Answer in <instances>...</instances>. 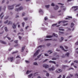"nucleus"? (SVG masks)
I'll return each mask as SVG.
<instances>
[{
    "label": "nucleus",
    "instance_id": "6e6d98bb",
    "mask_svg": "<svg viewBox=\"0 0 78 78\" xmlns=\"http://www.w3.org/2000/svg\"><path fill=\"white\" fill-rule=\"evenodd\" d=\"M61 77H62V76H61V75H60L58 77V78H61Z\"/></svg>",
    "mask_w": 78,
    "mask_h": 78
},
{
    "label": "nucleus",
    "instance_id": "f03ea898",
    "mask_svg": "<svg viewBox=\"0 0 78 78\" xmlns=\"http://www.w3.org/2000/svg\"><path fill=\"white\" fill-rule=\"evenodd\" d=\"M55 70V67L53 66L51 68H49L48 69V70L49 71H52L53 72V71H54V70Z\"/></svg>",
    "mask_w": 78,
    "mask_h": 78
},
{
    "label": "nucleus",
    "instance_id": "f8f14e48",
    "mask_svg": "<svg viewBox=\"0 0 78 78\" xmlns=\"http://www.w3.org/2000/svg\"><path fill=\"white\" fill-rule=\"evenodd\" d=\"M25 46H24L22 47V49L21 51V52H23V50L25 49Z\"/></svg>",
    "mask_w": 78,
    "mask_h": 78
},
{
    "label": "nucleus",
    "instance_id": "7c9ffc66",
    "mask_svg": "<svg viewBox=\"0 0 78 78\" xmlns=\"http://www.w3.org/2000/svg\"><path fill=\"white\" fill-rule=\"evenodd\" d=\"M42 55V53L40 54L39 55L37 56V58H39L41 56V55Z\"/></svg>",
    "mask_w": 78,
    "mask_h": 78
},
{
    "label": "nucleus",
    "instance_id": "0eeeda50",
    "mask_svg": "<svg viewBox=\"0 0 78 78\" xmlns=\"http://www.w3.org/2000/svg\"><path fill=\"white\" fill-rule=\"evenodd\" d=\"M40 51V50H38L34 54V56H35L36 55H37L39 54V52Z\"/></svg>",
    "mask_w": 78,
    "mask_h": 78
},
{
    "label": "nucleus",
    "instance_id": "423d86ee",
    "mask_svg": "<svg viewBox=\"0 0 78 78\" xmlns=\"http://www.w3.org/2000/svg\"><path fill=\"white\" fill-rule=\"evenodd\" d=\"M62 70L60 69H58V70H55V72L56 73H59V72H62Z\"/></svg>",
    "mask_w": 78,
    "mask_h": 78
},
{
    "label": "nucleus",
    "instance_id": "4468645a",
    "mask_svg": "<svg viewBox=\"0 0 78 78\" xmlns=\"http://www.w3.org/2000/svg\"><path fill=\"white\" fill-rule=\"evenodd\" d=\"M0 43H2V44H6V43L3 41H2V40H0Z\"/></svg>",
    "mask_w": 78,
    "mask_h": 78
},
{
    "label": "nucleus",
    "instance_id": "f257e3e1",
    "mask_svg": "<svg viewBox=\"0 0 78 78\" xmlns=\"http://www.w3.org/2000/svg\"><path fill=\"white\" fill-rule=\"evenodd\" d=\"M20 4H19L16 5L15 7L16 8L15 9V11H21L23 10V8L22 6H21L18 8H16L17 7H19V6H20Z\"/></svg>",
    "mask_w": 78,
    "mask_h": 78
},
{
    "label": "nucleus",
    "instance_id": "4c0bfd02",
    "mask_svg": "<svg viewBox=\"0 0 78 78\" xmlns=\"http://www.w3.org/2000/svg\"><path fill=\"white\" fill-rule=\"evenodd\" d=\"M46 76L48 77V76H49V73H47L46 74Z\"/></svg>",
    "mask_w": 78,
    "mask_h": 78
},
{
    "label": "nucleus",
    "instance_id": "c85d7f7f",
    "mask_svg": "<svg viewBox=\"0 0 78 78\" xmlns=\"http://www.w3.org/2000/svg\"><path fill=\"white\" fill-rule=\"evenodd\" d=\"M73 26H74V24H73V23H71V28H72V27H73Z\"/></svg>",
    "mask_w": 78,
    "mask_h": 78
},
{
    "label": "nucleus",
    "instance_id": "2f4dec72",
    "mask_svg": "<svg viewBox=\"0 0 78 78\" xmlns=\"http://www.w3.org/2000/svg\"><path fill=\"white\" fill-rule=\"evenodd\" d=\"M51 39H45L44 41H51Z\"/></svg>",
    "mask_w": 78,
    "mask_h": 78
},
{
    "label": "nucleus",
    "instance_id": "a211bd4d",
    "mask_svg": "<svg viewBox=\"0 0 78 78\" xmlns=\"http://www.w3.org/2000/svg\"><path fill=\"white\" fill-rule=\"evenodd\" d=\"M47 53H49V54H51L53 53V51H51V50H49L47 51Z\"/></svg>",
    "mask_w": 78,
    "mask_h": 78
},
{
    "label": "nucleus",
    "instance_id": "49530a36",
    "mask_svg": "<svg viewBox=\"0 0 78 78\" xmlns=\"http://www.w3.org/2000/svg\"><path fill=\"white\" fill-rule=\"evenodd\" d=\"M14 42L15 43H16V44H17V42H18V40H15L14 41Z\"/></svg>",
    "mask_w": 78,
    "mask_h": 78
},
{
    "label": "nucleus",
    "instance_id": "412c9836",
    "mask_svg": "<svg viewBox=\"0 0 78 78\" xmlns=\"http://www.w3.org/2000/svg\"><path fill=\"white\" fill-rule=\"evenodd\" d=\"M52 35L54 36L55 37H58V35L54 33H53Z\"/></svg>",
    "mask_w": 78,
    "mask_h": 78
},
{
    "label": "nucleus",
    "instance_id": "393cba45",
    "mask_svg": "<svg viewBox=\"0 0 78 78\" xmlns=\"http://www.w3.org/2000/svg\"><path fill=\"white\" fill-rule=\"evenodd\" d=\"M62 9L64 11H65L66 10V7H64V6H62L61 7Z\"/></svg>",
    "mask_w": 78,
    "mask_h": 78
},
{
    "label": "nucleus",
    "instance_id": "4be33fe9",
    "mask_svg": "<svg viewBox=\"0 0 78 78\" xmlns=\"http://www.w3.org/2000/svg\"><path fill=\"white\" fill-rule=\"evenodd\" d=\"M58 5H56L55 6V7L54 8V9L55 10H57V9H58Z\"/></svg>",
    "mask_w": 78,
    "mask_h": 78
},
{
    "label": "nucleus",
    "instance_id": "cd10ccee",
    "mask_svg": "<svg viewBox=\"0 0 78 78\" xmlns=\"http://www.w3.org/2000/svg\"><path fill=\"white\" fill-rule=\"evenodd\" d=\"M34 65H35V66H38V64H37V63L36 62H34Z\"/></svg>",
    "mask_w": 78,
    "mask_h": 78
},
{
    "label": "nucleus",
    "instance_id": "f704fd0d",
    "mask_svg": "<svg viewBox=\"0 0 78 78\" xmlns=\"http://www.w3.org/2000/svg\"><path fill=\"white\" fill-rule=\"evenodd\" d=\"M75 76H76V77H77V78H78V73H76L75 74Z\"/></svg>",
    "mask_w": 78,
    "mask_h": 78
},
{
    "label": "nucleus",
    "instance_id": "a19ab883",
    "mask_svg": "<svg viewBox=\"0 0 78 78\" xmlns=\"http://www.w3.org/2000/svg\"><path fill=\"white\" fill-rule=\"evenodd\" d=\"M57 25V23L56 24H52V27H55V26H56V25Z\"/></svg>",
    "mask_w": 78,
    "mask_h": 78
},
{
    "label": "nucleus",
    "instance_id": "c9c22d12",
    "mask_svg": "<svg viewBox=\"0 0 78 78\" xmlns=\"http://www.w3.org/2000/svg\"><path fill=\"white\" fill-rule=\"evenodd\" d=\"M59 30L60 31H64V29H62L61 28H59Z\"/></svg>",
    "mask_w": 78,
    "mask_h": 78
},
{
    "label": "nucleus",
    "instance_id": "2eb2a0df",
    "mask_svg": "<svg viewBox=\"0 0 78 78\" xmlns=\"http://www.w3.org/2000/svg\"><path fill=\"white\" fill-rule=\"evenodd\" d=\"M8 60H10L11 62H12V61H13V57H10V58H9L8 59Z\"/></svg>",
    "mask_w": 78,
    "mask_h": 78
},
{
    "label": "nucleus",
    "instance_id": "79ce46f5",
    "mask_svg": "<svg viewBox=\"0 0 78 78\" xmlns=\"http://www.w3.org/2000/svg\"><path fill=\"white\" fill-rule=\"evenodd\" d=\"M8 22V20H7L6 21L4 22V23L5 24L7 23Z\"/></svg>",
    "mask_w": 78,
    "mask_h": 78
},
{
    "label": "nucleus",
    "instance_id": "20e7f679",
    "mask_svg": "<svg viewBox=\"0 0 78 78\" xmlns=\"http://www.w3.org/2000/svg\"><path fill=\"white\" fill-rule=\"evenodd\" d=\"M14 6H15V5H13L11 6H9L8 8L9 9H14Z\"/></svg>",
    "mask_w": 78,
    "mask_h": 78
},
{
    "label": "nucleus",
    "instance_id": "6e6552de",
    "mask_svg": "<svg viewBox=\"0 0 78 78\" xmlns=\"http://www.w3.org/2000/svg\"><path fill=\"white\" fill-rule=\"evenodd\" d=\"M36 73H35L34 74H31L29 75H28V76L29 77V78H30V77L32 76H35V75H36Z\"/></svg>",
    "mask_w": 78,
    "mask_h": 78
},
{
    "label": "nucleus",
    "instance_id": "e2e57ef3",
    "mask_svg": "<svg viewBox=\"0 0 78 78\" xmlns=\"http://www.w3.org/2000/svg\"><path fill=\"white\" fill-rule=\"evenodd\" d=\"M28 27H29V26H27V27H26L25 28L26 30H27V29H28Z\"/></svg>",
    "mask_w": 78,
    "mask_h": 78
},
{
    "label": "nucleus",
    "instance_id": "c03bdc74",
    "mask_svg": "<svg viewBox=\"0 0 78 78\" xmlns=\"http://www.w3.org/2000/svg\"><path fill=\"white\" fill-rule=\"evenodd\" d=\"M71 69H72V70H73V68H69L68 69V70H71Z\"/></svg>",
    "mask_w": 78,
    "mask_h": 78
},
{
    "label": "nucleus",
    "instance_id": "603ef678",
    "mask_svg": "<svg viewBox=\"0 0 78 78\" xmlns=\"http://www.w3.org/2000/svg\"><path fill=\"white\" fill-rule=\"evenodd\" d=\"M47 19H48L47 17H45L44 18V20H47Z\"/></svg>",
    "mask_w": 78,
    "mask_h": 78
},
{
    "label": "nucleus",
    "instance_id": "052dcab7",
    "mask_svg": "<svg viewBox=\"0 0 78 78\" xmlns=\"http://www.w3.org/2000/svg\"><path fill=\"white\" fill-rule=\"evenodd\" d=\"M4 33V31H2V32L0 33V34H2Z\"/></svg>",
    "mask_w": 78,
    "mask_h": 78
},
{
    "label": "nucleus",
    "instance_id": "39448f33",
    "mask_svg": "<svg viewBox=\"0 0 78 78\" xmlns=\"http://www.w3.org/2000/svg\"><path fill=\"white\" fill-rule=\"evenodd\" d=\"M72 9H73L74 11L75 12L78 9V7L76 6H73L72 7Z\"/></svg>",
    "mask_w": 78,
    "mask_h": 78
},
{
    "label": "nucleus",
    "instance_id": "09e8293b",
    "mask_svg": "<svg viewBox=\"0 0 78 78\" xmlns=\"http://www.w3.org/2000/svg\"><path fill=\"white\" fill-rule=\"evenodd\" d=\"M71 30V29L70 28H68V30H67V31H70Z\"/></svg>",
    "mask_w": 78,
    "mask_h": 78
},
{
    "label": "nucleus",
    "instance_id": "ea45409f",
    "mask_svg": "<svg viewBox=\"0 0 78 78\" xmlns=\"http://www.w3.org/2000/svg\"><path fill=\"white\" fill-rule=\"evenodd\" d=\"M56 58H52V60H56Z\"/></svg>",
    "mask_w": 78,
    "mask_h": 78
},
{
    "label": "nucleus",
    "instance_id": "bb28decb",
    "mask_svg": "<svg viewBox=\"0 0 78 78\" xmlns=\"http://www.w3.org/2000/svg\"><path fill=\"white\" fill-rule=\"evenodd\" d=\"M62 67L63 68H65V67H68V66L67 65H62Z\"/></svg>",
    "mask_w": 78,
    "mask_h": 78
},
{
    "label": "nucleus",
    "instance_id": "5701e85b",
    "mask_svg": "<svg viewBox=\"0 0 78 78\" xmlns=\"http://www.w3.org/2000/svg\"><path fill=\"white\" fill-rule=\"evenodd\" d=\"M53 36H46L47 38H51V37H52Z\"/></svg>",
    "mask_w": 78,
    "mask_h": 78
},
{
    "label": "nucleus",
    "instance_id": "ddd939ff",
    "mask_svg": "<svg viewBox=\"0 0 78 78\" xmlns=\"http://www.w3.org/2000/svg\"><path fill=\"white\" fill-rule=\"evenodd\" d=\"M68 21H59L58 23V24H60L61 22H62L63 23H66V22H67Z\"/></svg>",
    "mask_w": 78,
    "mask_h": 78
},
{
    "label": "nucleus",
    "instance_id": "a878e982",
    "mask_svg": "<svg viewBox=\"0 0 78 78\" xmlns=\"http://www.w3.org/2000/svg\"><path fill=\"white\" fill-rule=\"evenodd\" d=\"M5 31H6V32H8V29L7 28V27H5Z\"/></svg>",
    "mask_w": 78,
    "mask_h": 78
},
{
    "label": "nucleus",
    "instance_id": "aec40b11",
    "mask_svg": "<svg viewBox=\"0 0 78 78\" xmlns=\"http://www.w3.org/2000/svg\"><path fill=\"white\" fill-rule=\"evenodd\" d=\"M50 5H45V7L46 8H50Z\"/></svg>",
    "mask_w": 78,
    "mask_h": 78
},
{
    "label": "nucleus",
    "instance_id": "338daca9",
    "mask_svg": "<svg viewBox=\"0 0 78 78\" xmlns=\"http://www.w3.org/2000/svg\"><path fill=\"white\" fill-rule=\"evenodd\" d=\"M19 61H17V62H16V64H19Z\"/></svg>",
    "mask_w": 78,
    "mask_h": 78
},
{
    "label": "nucleus",
    "instance_id": "9b49d317",
    "mask_svg": "<svg viewBox=\"0 0 78 78\" xmlns=\"http://www.w3.org/2000/svg\"><path fill=\"white\" fill-rule=\"evenodd\" d=\"M3 12H2L0 15V17H1V19H2L4 17V15H3Z\"/></svg>",
    "mask_w": 78,
    "mask_h": 78
},
{
    "label": "nucleus",
    "instance_id": "dca6fc26",
    "mask_svg": "<svg viewBox=\"0 0 78 78\" xmlns=\"http://www.w3.org/2000/svg\"><path fill=\"white\" fill-rule=\"evenodd\" d=\"M60 48H62V50H63L64 51H67V50H65L64 49V48L63 47H62V46H60Z\"/></svg>",
    "mask_w": 78,
    "mask_h": 78
},
{
    "label": "nucleus",
    "instance_id": "e433bc0d",
    "mask_svg": "<svg viewBox=\"0 0 78 78\" xmlns=\"http://www.w3.org/2000/svg\"><path fill=\"white\" fill-rule=\"evenodd\" d=\"M23 19L24 20L26 21L27 20H28V18H23Z\"/></svg>",
    "mask_w": 78,
    "mask_h": 78
},
{
    "label": "nucleus",
    "instance_id": "58836bf2",
    "mask_svg": "<svg viewBox=\"0 0 78 78\" xmlns=\"http://www.w3.org/2000/svg\"><path fill=\"white\" fill-rule=\"evenodd\" d=\"M44 56H49L47 54L44 53Z\"/></svg>",
    "mask_w": 78,
    "mask_h": 78
},
{
    "label": "nucleus",
    "instance_id": "13d9d810",
    "mask_svg": "<svg viewBox=\"0 0 78 78\" xmlns=\"http://www.w3.org/2000/svg\"><path fill=\"white\" fill-rule=\"evenodd\" d=\"M19 16L18 15L16 16V18H19Z\"/></svg>",
    "mask_w": 78,
    "mask_h": 78
},
{
    "label": "nucleus",
    "instance_id": "8fccbe9b",
    "mask_svg": "<svg viewBox=\"0 0 78 78\" xmlns=\"http://www.w3.org/2000/svg\"><path fill=\"white\" fill-rule=\"evenodd\" d=\"M48 59H45V60H44L43 61V62H46L48 60Z\"/></svg>",
    "mask_w": 78,
    "mask_h": 78
},
{
    "label": "nucleus",
    "instance_id": "69168bd1",
    "mask_svg": "<svg viewBox=\"0 0 78 78\" xmlns=\"http://www.w3.org/2000/svg\"><path fill=\"white\" fill-rule=\"evenodd\" d=\"M56 67H58V66H59V65L58 64H56L55 65Z\"/></svg>",
    "mask_w": 78,
    "mask_h": 78
},
{
    "label": "nucleus",
    "instance_id": "a18cd8bd",
    "mask_svg": "<svg viewBox=\"0 0 78 78\" xmlns=\"http://www.w3.org/2000/svg\"><path fill=\"white\" fill-rule=\"evenodd\" d=\"M19 38L20 39V40H21L22 39V37H20V36H19Z\"/></svg>",
    "mask_w": 78,
    "mask_h": 78
},
{
    "label": "nucleus",
    "instance_id": "7ed1b4c3",
    "mask_svg": "<svg viewBox=\"0 0 78 78\" xmlns=\"http://www.w3.org/2000/svg\"><path fill=\"white\" fill-rule=\"evenodd\" d=\"M43 66V67H44L45 69H48V68H49V65L47 64H44Z\"/></svg>",
    "mask_w": 78,
    "mask_h": 78
},
{
    "label": "nucleus",
    "instance_id": "473e14b6",
    "mask_svg": "<svg viewBox=\"0 0 78 78\" xmlns=\"http://www.w3.org/2000/svg\"><path fill=\"white\" fill-rule=\"evenodd\" d=\"M59 34H64V33L61 32H59Z\"/></svg>",
    "mask_w": 78,
    "mask_h": 78
},
{
    "label": "nucleus",
    "instance_id": "f3484780",
    "mask_svg": "<svg viewBox=\"0 0 78 78\" xmlns=\"http://www.w3.org/2000/svg\"><path fill=\"white\" fill-rule=\"evenodd\" d=\"M49 63H53V64H56V62L55 61H50L49 62Z\"/></svg>",
    "mask_w": 78,
    "mask_h": 78
},
{
    "label": "nucleus",
    "instance_id": "864d4df0",
    "mask_svg": "<svg viewBox=\"0 0 78 78\" xmlns=\"http://www.w3.org/2000/svg\"><path fill=\"white\" fill-rule=\"evenodd\" d=\"M16 58H20V55H18Z\"/></svg>",
    "mask_w": 78,
    "mask_h": 78
},
{
    "label": "nucleus",
    "instance_id": "37998d69",
    "mask_svg": "<svg viewBox=\"0 0 78 78\" xmlns=\"http://www.w3.org/2000/svg\"><path fill=\"white\" fill-rule=\"evenodd\" d=\"M6 37L7 39H9V40H11V38L8 37V36H7Z\"/></svg>",
    "mask_w": 78,
    "mask_h": 78
},
{
    "label": "nucleus",
    "instance_id": "bf43d9fd",
    "mask_svg": "<svg viewBox=\"0 0 78 78\" xmlns=\"http://www.w3.org/2000/svg\"><path fill=\"white\" fill-rule=\"evenodd\" d=\"M25 13H23V14H22L23 16H25Z\"/></svg>",
    "mask_w": 78,
    "mask_h": 78
},
{
    "label": "nucleus",
    "instance_id": "72a5a7b5",
    "mask_svg": "<svg viewBox=\"0 0 78 78\" xmlns=\"http://www.w3.org/2000/svg\"><path fill=\"white\" fill-rule=\"evenodd\" d=\"M55 4L53 3H52L51 4V6H55Z\"/></svg>",
    "mask_w": 78,
    "mask_h": 78
},
{
    "label": "nucleus",
    "instance_id": "5fc2aeb1",
    "mask_svg": "<svg viewBox=\"0 0 78 78\" xmlns=\"http://www.w3.org/2000/svg\"><path fill=\"white\" fill-rule=\"evenodd\" d=\"M53 41H57V39H54L53 40Z\"/></svg>",
    "mask_w": 78,
    "mask_h": 78
},
{
    "label": "nucleus",
    "instance_id": "774afa93",
    "mask_svg": "<svg viewBox=\"0 0 78 78\" xmlns=\"http://www.w3.org/2000/svg\"><path fill=\"white\" fill-rule=\"evenodd\" d=\"M42 47V46L40 45V46H38L37 48H39V47L41 48V47Z\"/></svg>",
    "mask_w": 78,
    "mask_h": 78
},
{
    "label": "nucleus",
    "instance_id": "6ab92c4d",
    "mask_svg": "<svg viewBox=\"0 0 78 78\" xmlns=\"http://www.w3.org/2000/svg\"><path fill=\"white\" fill-rule=\"evenodd\" d=\"M12 22L11 21H9L8 23V25H12Z\"/></svg>",
    "mask_w": 78,
    "mask_h": 78
},
{
    "label": "nucleus",
    "instance_id": "9d476101",
    "mask_svg": "<svg viewBox=\"0 0 78 78\" xmlns=\"http://www.w3.org/2000/svg\"><path fill=\"white\" fill-rule=\"evenodd\" d=\"M39 12L40 13V14H43L44 13V12H43L42 10L41 9L39 10Z\"/></svg>",
    "mask_w": 78,
    "mask_h": 78
},
{
    "label": "nucleus",
    "instance_id": "3c124183",
    "mask_svg": "<svg viewBox=\"0 0 78 78\" xmlns=\"http://www.w3.org/2000/svg\"><path fill=\"white\" fill-rule=\"evenodd\" d=\"M25 62H26V63H30V62H29V61H27V60L25 61Z\"/></svg>",
    "mask_w": 78,
    "mask_h": 78
},
{
    "label": "nucleus",
    "instance_id": "4d7b16f0",
    "mask_svg": "<svg viewBox=\"0 0 78 78\" xmlns=\"http://www.w3.org/2000/svg\"><path fill=\"white\" fill-rule=\"evenodd\" d=\"M17 51H15V52H13V53H12V55H14V54H15V53H17Z\"/></svg>",
    "mask_w": 78,
    "mask_h": 78
},
{
    "label": "nucleus",
    "instance_id": "de8ad7c7",
    "mask_svg": "<svg viewBox=\"0 0 78 78\" xmlns=\"http://www.w3.org/2000/svg\"><path fill=\"white\" fill-rule=\"evenodd\" d=\"M22 25L23 27H24V25H25V23L23 22L22 23Z\"/></svg>",
    "mask_w": 78,
    "mask_h": 78
},
{
    "label": "nucleus",
    "instance_id": "680f3d73",
    "mask_svg": "<svg viewBox=\"0 0 78 78\" xmlns=\"http://www.w3.org/2000/svg\"><path fill=\"white\" fill-rule=\"evenodd\" d=\"M5 0H3L2 1V3H5Z\"/></svg>",
    "mask_w": 78,
    "mask_h": 78
},
{
    "label": "nucleus",
    "instance_id": "c756f323",
    "mask_svg": "<svg viewBox=\"0 0 78 78\" xmlns=\"http://www.w3.org/2000/svg\"><path fill=\"white\" fill-rule=\"evenodd\" d=\"M31 71H27V72L26 73L27 74H29V73H30L31 72Z\"/></svg>",
    "mask_w": 78,
    "mask_h": 78
},
{
    "label": "nucleus",
    "instance_id": "1a4fd4ad",
    "mask_svg": "<svg viewBox=\"0 0 78 78\" xmlns=\"http://www.w3.org/2000/svg\"><path fill=\"white\" fill-rule=\"evenodd\" d=\"M16 26H17V25H16V23H14L13 24V25L12 26V27L14 29H15V28H16Z\"/></svg>",
    "mask_w": 78,
    "mask_h": 78
},
{
    "label": "nucleus",
    "instance_id": "b1692460",
    "mask_svg": "<svg viewBox=\"0 0 78 78\" xmlns=\"http://www.w3.org/2000/svg\"><path fill=\"white\" fill-rule=\"evenodd\" d=\"M69 53L67 52L66 53V54H65V56H69Z\"/></svg>",
    "mask_w": 78,
    "mask_h": 78
},
{
    "label": "nucleus",
    "instance_id": "0e129e2a",
    "mask_svg": "<svg viewBox=\"0 0 78 78\" xmlns=\"http://www.w3.org/2000/svg\"><path fill=\"white\" fill-rule=\"evenodd\" d=\"M74 62H75L76 63H78V61H74Z\"/></svg>",
    "mask_w": 78,
    "mask_h": 78
}]
</instances>
